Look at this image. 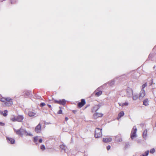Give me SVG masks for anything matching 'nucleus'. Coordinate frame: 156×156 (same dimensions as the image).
<instances>
[{
    "mask_svg": "<svg viewBox=\"0 0 156 156\" xmlns=\"http://www.w3.org/2000/svg\"><path fill=\"white\" fill-rule=\"evenodd\" d=\"M14 130L16 134L20 135L21 136L24 135L30 136H33V134L30 132H28L26 129L22 128V127L18 130L14 129Z\"/></svg>",
    "mask_w": 156,
    "mask_h": 156,
    "instance_id": "f257e3e1",
    "label": "nucleus"
},
{
    "mask_svg": "<svg viewBox=\"0 0 156 156\" xmlns=\"http://www.w3.org/2000/svg\"><path fill=\"white\" fill-rule=\"evenodd\" d=\"M137 129L136 127L135 126L133 127L131 133V137L132 140H133L135 138L137 137L136 132Z\"/></svg>",
    "mask_w": 156,
    "mask_h": 156,
    "instance_id": "f03ea898",
    "label": "nucleus"
},
{
    "mask_svg": "<svg viewBox=\"0 0 156 156\" xmlns=\"http://www.w3.org/2000/svg\"><path fill=\"white\" fill-rule=\"evenodd\" d=\"M102 129L97 128L95 131L94 136L95 138H98L101 136L102 134L101 133Z\"/></svg>",
    "mask_w": 156,
    "mask_h": 156,
    "instance_id": "7ed1b4c3",
    "label": "nucleus"
},
{
    "mask_svg": "<svg viewBox=\"0 0 156 156\" xmlns=\"http://www.w3.org/2000/svg\"><path fill=\"white\" fill-rule=\"evenodd\" d=\"M133 95V90L132 89L128 88L126 90V96L128 98L131 97Z\"/></svg>",
    "mask_w": 156,
    "mask_h": 156,
    "instance_id": "20e7f679",
    "label": "nucleus"
},
{
    "mask_svg": "<svg viewBox=\"0 0 156 156\" xmlns=\"http://www.w3.org/2000/svg\"><path fill=\"white\" fill-rule=\"evenodd\" d=\"M54 101L55 103L61 105H62L63 106H64L66 105V101L64 99L60 100L59 101L54 100Z\"/></svg>",
    "mask_w": 156,
    "mask_h": 156,
    "instance_id": "39448f33",
    "label": "nucleus"
},
{
    "mask_svg": "<svg viewBox=\"0 0 156 156\" xmlns=\"http://www.w3.org/2000/svg\"><path fill=\"white\" fill-rule=\"evenodd\" d=\"M145 95V92L144 90H141L139 93V100H142Z\"/></svg>",
    "mask_w": 156,
    "mask_h": 156,
    "instance_id": "423d86ee",
    "label": "nucleus"
},
{
    "mask_svg": "<svg viewBox=\"0 0 156 156\" xmlns=\"http://www.w3.org/2000/svg\"><path fill=\"white\" fill-rule=\"evenodd\" d=\"M86 103L85 100L82 99L81 100V102H79L78 103V107L79 108H80L82 107Z\"/></svg>",
    "mask_w": 156,
    "mask_h": 156,
    "instance_id": "0eeeda50",
    "label": "nucleus"
},
{
    "mask_svg": "<svg viewBox=\"0 0 156 156\" xmlns=\"http://www.w3.org/2000/svg\"><path fill=\"white\" fill-rule=\"evenodd\" d=\"M7 140L8 143L11 144H14L15 143V140L14 139L9 137H7Z\"/></svg>",
    "mask_w": 156,
    "mask_h": 156,
    "instance_id": "6e6552de",
    "label": "nucleus"
},
{
    "mask_svg": "<svg viewBox=\"0 0 156 156\" xmlns=\"http://www.w3.org/2000/svg\"><path fill=\"white\" fill-rule=\"evenodd\" d=\"M41 126L40 123H39L35 127V131L38 133L40 132L41 130Z\"/></svg>",
    "mask_w": 156,
    "mask_h": 156,
    "instance_id": "1a4fd4ad",
    "label": "nucleus"
},
{
    "mask_svg": "<svg viewBox=\"0 0 156 156\" xmlns=\"http://www.w3.org/2000/svg\"><path fill=\"white\" fill-rule=\"evenodd\" d=\"M102 105L101 104H100L97 105H95L93 108V111L95 112L97 111Z\"/></svg>",
    "mask_w": 156,
    "mask_h": 156,
    "instance_id": "9d476101",
    "label": "nucleus"
},
{
    "mask_svg": "<svg viewBox=\"0 0 156 156\" xmlns=\"http://www.w3.org/2000/svg\"><path fill=\"white\" fill-rule=\"evenodd\" d=\"M103 114L100 113H96L93 115L95 119H96L99 117L102 116Z\"/></svg>",
    "mask_w": 156,
    "mask_h": 156,
    "instance_id": "9b49d317",
    "label": "nucleus"
},
{
    "mask_svg": "<svg viewBox=\"0 0 156 156\" xmlns=\"http://www.w3.org/2000/svg\"><path fill=\"white\" fill-rule=\"evenodd\" d=\"M16 117L17 121L21 122L23 120L24 117L22 115H18Z\"/></svg>",
    "mask_w": 156,
    "mask_h": 156,
    "instance_id": "f8f14e48",
    "label": "nucleus"
},
{
    "mask_svg": "<svg viewBox=\"0 0 156 156\" xmlns=\"http://www.w3.org/2000/svg\"><path fill=\"white\" fill-rule=\"evenodd\" d=\"M112 140L111 138H103V142L105 143H108L111 142Z\"/></svg>",
    "mask_w": 156,
    "mask_h": 156,
    "instance_id": "ddd939ff",
    "label": "nucleus"
},
{
    "mask_svg": "<svg viewBox=\"0 0 156 156\" xmlns=\"http://www.w3.org/2000/svg\"><path fill=\"white\" fill-rule=\"evenodd\" d=\"M5 104L7 106H10L13 104L12 101H5Z\"/></svg>",
    "mask_w": 156,
    "mask_h": 156,
    "instance_id": "4468645a",
    "label": "nucleus"
},
{
    "mask_svg": "<svg viewBox=\"0 0 156 156\" xmlns=\"http://www.w3.org/2000/svg\"><path fill=\"white\" fill-rule=\"evenodd\" d=\"M119 106L123 107L124 106H127L129 105V103L126 102L124 103H119Z\"/></svg>",
    "mask_w": 156,
    "mask_h": 156,
    "instance_id": "2eb2a0df",
    "label": "nucleus"
},
{
    "mask_svg": "<svg viewBox=\"0 0 156 156\" xmlns=\"http://www.w3.org/2000/svg\"><path fill=\"white\" fill-rule=\"evenodd\" d=\"M28 114L30 117H33L35 116L36 115V113L34 112L30 111L28 112Z\"/></svg>",
    "mask_w": 156,
    "mask_h": 156,
    "instance_id": "dca6fc26",
    "label": "nucleus"
},
{
    "mask_svg": "<svg viewBox=\"0 0 156 156\" xmlns=\"http://www.w3.org/2000/svg\"><path fill=\"white\" fill-rule=\"evenodd\" d=\"M147 130L146 129L143 132V136L144 138L146 139L147 137Z\"/></svg>",
    "mask_w": 156,
    "mask_h": 156,
    "instance_id": "f3484780",
    "label": "nucleus"
},
{
    "mask_svg": "<svg viewBox=\"0 0 156 156\" xmlns=\"http://www.w3.org/2000/svg\"><path fill=\"white\" fill-rule=\"evenodd\" d=\"M124 115V113L123 111H122L120 112L118 114V119H119L122 116H123Z\"/></svg>",
    "mask_w": 156,
    "mask_h": 156,
    "instance_id": "a211bd4d",
    "label": "nucleus"
},
{
    "mask_svg": "<svg viewBox=\"0 0 156 156\" xmlns=\"http://www.w3.org/2000/svg\"><path fill=\"white\" fill-rule=\"evenodd\" d=\"M8 112V111L7 110H5L4 111V112L1 111V114L3 115L4 117H6L7 115V114Z\"/></svg>",
    "mask_w": 156,
    "mask_h": 156,
    "instance_id": "6ab92c4d",
    "label": "nucleus"
},
{
    "mask_svg": "<svg viewBox=\"0 0 156 156\" xmlns=\"http://www.w3.org/2000/svg\"><path fill=\"white\" fill-rule=\"evenodd\" d=\"M143 105L145 106L148 105V101L147 99H145L143 101Z\"/></svg>",
    "mask_w": 156,
    "mask_h": 156,
    "instance_id": "aec40b11",
    "label": "nucleus"
},
{
    "mask_svg": "<svg viewBox=\"0 0 156 156\" xmlns=\"http://www.w3.org/2000/svg\"><path fill=\"white\" fill-rule=\"evenodd\" d=\"M115 83V81L113 80L111 81H109L108 83V84L110 86H112Z\"/></svg>",
    "mask_w": 156,
    "mask_h": 156,
    "instance_id": "412c9836",
    "label": "nucleus"
},
{
    "mask_svg": "<svg viewBox=\"0 0 156 156\" xmlns=\"http://www.w3.org/2000/svg\"><path fill=\"white\" fill-rule=\"evenodd\" d=\"M60 147L61 149H62V150H64L65 151V152H66V146L62 144L61 145H60Z\"/></svg>",
    "mask_w": 156,
    "mask_h": 156,
    "instance_id": "4be33fe9",
    "label": "nucleus"
},
{
    "mask_svg": "<svg viewBox=\"0 0 156 156\" xmlns=\"http://www.w3.org/2000/svg\"><path fill=\"white\" fill-rule=\"evenodd\" d=\"M132 96H133V100H136L137 99V98H138V97H138V96L137 95L135 94H134Z\"/></svg>",
    "mask_w": 156,
    "mask_h": 156,
    "instance_id": "5701e85b",
    "label": "nucleus"
},
{
    "mask_svg": "<svg viewBox=\"0 0 156 156\" xmlns=\"http://www.w3.org/2000/svg\"><path fill=\"white\" fill-rule=\"evenodd\" d=\"M102 92L101 91H100L95 93V95L97 96H99L102 94Z\"/></svg>",
    "mask_w": 156,
    "mask_h": 156,
    "instance_id": "b1692460",
    "label": "nucleus"
},
{
    "mask_svg": "<svg viewBox=\"0 0 156 156\" xmlns=\"http://www.w3.org/2000/svg\"><path fill=\"white\" fill-rule=\"evenodd\" d=\"M149 151H146L144 154H143L140 156H148Z\"/></svg>",
    "mask_w": 156,
    "mask_h": 156,
    "instance_id": "393cba45",
    "label": "nucleus"
},
{
    "mask_svg": "<svg viewBox=\"0 0 156 156\" xmlns=\"http://www.w3.org/2000/svg\"><path fill=\"white\" fill-rule=\"evenodd\" d=\"M38 139V136H36V137H34V142L35 143H37V141Z\"/></svg>",
    "mask_w": 156,
    "mask_h": 156,
    "instance_id": "a878e982",
    "label": "nucleus"
},
{
    "mask_svg": "<svg viewBox=\"0 0 156 156\" xmlns=\"http://www.w3.org/2000/svg\"><path fill=\"white\" fill-rule=\"evenodd\" d=\"M5 101H12V99L10 98H5Z\"/></svg>",
    "mask_w": 156,
    "mask_h": 156,
    "instance_id": "bb28decb",
    "label": "nucleus"
},
{
    "mask_svg": "<svg viewBox=\"0 0 156 156\" xmlns=\"http://www.w3.org/2000/svg\"><path fill=\"white\" fill-rule=\"evenodd\" d=\"M11 120L13 122L17 121L16 117H13L11 118Z\"/></svg>",
    "mask_w": 156,
    "mask_h": 156,
    "instance_id": "cd10ccee",
    "label": "nucleus"
},
{
    "mask_svg": "<svg viewBox=\"0 0 156 156\" xmlns=\"http://www.w3.org/2000/svg\"><path fill=\"white\" fill-rule=\"evenodd\" d=\"M147 86V83H146L143 84L142 86V88L141 90H144V88Z\"/></svg>",
    "mask_w": 156,
    "mask_h": 156,
    "instance_id": "c85d7f7f",
    "label": "nucleus"
},
{
    "mask_svg": "<svg viewBox=\"0 0 156 156\" xmlns=\"http://www.w3.org/2000/svg\"><path fill=\"white\" fill-rule=\"evenodd\" d=\"M17 0H11V3L12 4H14L16 2Z\"/></svg>",
    "mask_w": 156,
    "mask_h": 156,
    "instance_id": "c756f323",
    "label": "nucleus"
},
{
    "mask_svg": "<svg viewBox=\"0 0 156 156\" xmlns=\"http://www.w3.org/2000/svg\"><path fill=\"white\" fill-rule=\"evenodd\" d=\"M155 151V150L154 149L152 148L151 149V150L150 151V153H154V152Z\"/></svg>",
    "mask_w": 156,
    "mask_h": 156,
    "instance_id": "7c9ffc66",
    "label": "nucleus"
},
{
    "mask_svg": "<svg viewBox=\"0 0 156 156\" xmlns=\"http://www.w3.org/2000/svg\"><path fill=\"white\" fill-rule=\"evenodd\" d=\"M0 101L2 102H5L6 99L5 98H1Z\"/></svg>",
    "mask_w": 156,
    "mask_h": 156,
    "instance_id": "2f4dec72",
    "label": "nucleus"
},
{
    "mask_svg": "<svg viewBox=\"0 0 156 156\" xmlns=\"http://www.w3.org/2000/svg\"><path fill=\"white\" fill-rule=\"evenodd\" d=\"M41 149L42 150H44L45 149V146L43 145H42L41 146Z\"/></svg>",
    "mask_w": 156,
    "mask_h": 156,
    "instance_id": "473e14b6",
    "label": "nucleus"
},
{
    "mask_svg": "<svg viewBox=\"0 0 156 156\" xmlns=\"http://www.w3.org/2000/svg\"><path fill=\"white\" fill-rule=\"evenodd\" d=\"M31 93V92L30 91H27L26 92L25 94L27 96H29Z\"/></svg>",
    "mask_w": 156,
    "mask_h": 156,
    "instance_id": "72a5a7b5",
    "label": "nucleus"
},
{
    "mask_svg": "<svg viewBox=\"0 0 156 156\" xmlns=\"http://www.w3.org/2000/svg\"><path fill=\"white\" fill-rule=\"evenodd\" d=\"M45 103L44 102H42V103H41L40 104V106L41 107H43L44 106H45Z\"/></svg>",
    "mask_w": 156,
    "mask_h": 156,
    "instance_id": "f704fd0d",
    "label": "nucleus"
},
{
    "mask_svg": "<svg viewBox=\"0 0 156 156\" xmlns=\"http://www.w3.org/2000/svg\"><path fill=\"white\" fill-rule=\"evenodd\" d=\"M62 113V111L61 109H60L58 112V113L59 114H61Z\"/></svg>",
    "mask_w": 156,
    "mask_h": 156,
    "instance_id": "c9c22d12",
    "label": "nucleus"
},
{
    "mask_svg": "<svg viewBox=\"0 0 156 156\" xmlns=\"http://www.w3.org/2000/svg\"><path fill=\"white\" fill-rule=\"evenodd\" d=\"M0 125L3 126L5 125V123L3 122H0Z\"/></svg>",
    "mask_w": 156,
    "mask_h": 156,
    "instance_id": "e433bc0d",
    "label": "nucleus"
},
{
    "mask_svg": "<svg viewBox=\"0 0 156 156\" xmlns=\"http://www.w3.org/2000/svg\"><path fill=\"white\" fill-rule=\"evenodd\" d=\"M110 146L109 145L107 147V149L108 151L110 149Z\"/></svg>",
    "mask_w": 156,
    "mask_h": 156,
    "instance_id": "4c0bfd02",
    "label": "nucleus"
},
{
    "mask_svg": "<svg viewBox=\"0 0 156 156\" xmlns=\"http://www.w3.org/2000/svg\"><path fill=\"white\" fill-rule=\"evenodd\" d=\"M42 142V140L41 139H40L39 140V142L40 143H41Z\"/></svg>",
    "mask_w": 156,
    "mask_h": 156,
    "instance_id": "58836bf2",
    "label": "nucleus"
},
{
    "mask_svg": "<svg viewBox=\"0 0 156 156\" xmlns=\"http://www.w3.org/2000/svg\"><path fill=\"white\" fill-rule=\"evenodd\" d=\"M137 142L138 143H141V140H137Z\"/></svg>",
    "mask_w": 156,
    "mask_h": 156,
    "instance_id": "ea45409f",
    "label": "nucleus"
},
{
    "mask_svg": "<svg viewBox=\"0 0 156 156\" xmlns=\"http://www.w3.org/2000/svg\"><path fill=\"white\" fill-rule=\"evenodd\" d=\"M122 140L121 138H119V140H118V141H119V142H121Z\"/></svg>",
    "mask_w": 156,
    "mask_h": 156,
    "instance_id": "a19ab883",
    "label": "nucleus"
},
{
    "mask_svg": "<svg viewBox=\"0 0 156 156\" xmlns=\"http://www.w3.org/2000/svg\"><path fill=\"white\" fill-rule=\"evenodd\" d=\"M65 120L66 121H67L68 120V118L67 117H66L65 118Z\"/></svg>",
    "mask_w": 156,
    "mask_h": 156,
    "instance_id": "79ce46f5",
    "label": "nucleus"
},
{
    "mask_svg": "<svg viewBox=\"0 0 156 156\" xmlns=\"http://www.w3.org/2000/svg\"><path fill=\"white\" fill-rule=\"evenodd\" d=\"M48 105L49 108H51V105L48 104Z\"/></svg>",
    "mask_w": 156,
    "mask_h": 156,
    "instance_id": "37998d69",
    "label": "nucleus"
},
{
    "mask_svg": "<svg viewBox=\"0 0 156 156\" xmlns=\"http://www.w3.org/2000/svg\"><path fill=\"white\" fill-rule=\"evenodd\" d=\"M129 145V144H126V147H128V146Z\"/></svg>",
    "mask_w": 156,
    "mask_h": 156,
    "instance_id": "c03bdc74",
    "label": "nucleus"
},
{
    "mask_svg": "<svg viewBox=\"0 0 156 156\" xmlns=\"http://www.w3.org/2000/svg\"><path fill=\"white\" fill-rule=\"evenodd\" d=\"M76 111H75V110H74L73 111V112H74V113H75L76 112Z\"/></svg>",
    "mask_w": 156,
    "mask_h": 156,
    "instance_id": "a18cd8bd",
    "label": "nucleus"
},
{
    "mask_svg": "<svg viewBox=\"0 0 156 156\" xmlns=\"http://www.w3.org/2000/svg\"><path fill=\"white\" fill-rule=\"evenodd\" d=\"M59 108H60V109H61V107H59Z\"/></svg>",
    "mask_w": 156,
    "mask_h": 156,
    "instance_id": "49530a36",
    "label": "nucleus"
},
{
    "mask_svg": "<svg viewBox=\"0 0 156 156\" xmlns=\"http://www.w3.org/2000/svg\"><path fill=\"white\" fill-rule=\"evenodd\" d=\"M151 55V54H150V55H149V58H150V56Z\"/></svg>",
    "mask_w": 156,
    "mask_h": 156,
    "instance_id": "de8ad7c7",
    "label": "nucleus"
},
{
    "mask_svg": "<svg viewBox=\"0 0 156 156\" xmlns=\"http://www.w3.org/2000/svg\"><path fill=\"white\" fill-rule=\"evenodd\" d=\"M1 111L0 110V114H1Z\"/></svg>",
    "mask_w": 156,
    "mask_h": 156,
    "instance_id": "09e8293b",
    "label": "nucleus"
},
{
    "mask_svg": "<svg viewBox=\"0 0 156 156\" xmlns=\"http://www.w3.org/2000/svg\"><path fill=\"white\" fill-rule=\"evenodd\" d=\"M96 90H95V91H94V93H95V92H96Z\"/></svg>",
    "mask_w": 156,
    "mask_h": 156,
    "instance_id": "8fccbe9b",
    "label": "nucleus"
},
{
    "mask_svg": "<svg viewBox=\"0 0 156 156\" xmlns=\"http://www.w3.org/2000/svg\"><path fill=\"white\" fill-rule=\"evenodd\" d=\"M155 67V66H154V68Z\"/></svg>",
    "mask_w": 156,
    "mask_h": 156,
    "instance_id": "3c124183",
    "label": "nucleus"
},
{
    "mask_svg": "<svg viewBox=\"0 0 156 156\" xmlns=\"http://www.w3.org/2000/svg\"><path fill=\"white\" fill-rule=\"evenodd\" d=\"M155 47L156 48V46H155Z\"/></svg>",
    "mask_w": 156,
    "mask_h": 156,
    "instance_id": "603ef678",
    "label": "nucleus"
}]
</instances>
